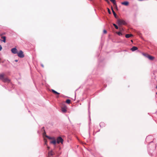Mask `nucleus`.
I'll use <instances>...</instances> for the list:
<instances>
[{
  "label": "nucleus",
  "instance_id": "6e6552de",
  "mask_svg": "<svg viewBox=\"0 0 157 157\" xmlns=\"http://www.w3.org/2000/svg\"><path fill=\"white\" fill-rule=\"evenodd\" d=\"M54 154L52 151H49L48 153V156H52Z\"/></svg>",
  "mask_w": 157,
  "mask_h": 157
},
{
  "label": "nucleus",
  "instance_id": "cd10ccee",
  "mask_svg": "<svg viewBox=\"0 0 157 157\" xmlns=\"http://www.w3.org/2000/svg\"><path fill=\"white\" fill-rule=\"evenodd\" d=\"M15 62H17L18 61V60H17V59H16V60H15Z\"/></svg>",
  "mask_w": 157,
  "mask_h": 157
},
{
  "label": "nucleus",
  "instance_id": "aec40b11",
  "mask_svg": "<svg viewBox=\"0 0 157 157\" xmlns=\"http://www.w3.org/2000/svg\"><path fill=\"white\" fill-rule=\"evenodd\" d=\"M117 33L119 36H121L122 35V33L120 32Z\"/></svg>",
  "mask_w": 157,
  "mask_h": 157
},
{
  "label": "nucleus",
  "instance_id": "393cba45",
  "mask_svg": "<svg viewBox=\"0 0 157 157\" xmlns=\"http://www.w3.org/2000/svg\"><path fill=\"white\" fill-rule=\"evenodd\" d=\"M2 47L1 45H0V51L2 50Z\"/></svg>",
  "mask_w": 157,
  "mask_h": 157
},
{
  "label": "nucleus",
  "instance_id": "2eb2a0df",
  "mask_svg": "<svg viewBox=\"0 0 157 157\" xmlns=\"http://www.w3.org/2000/svg\"><path fill=\"white\" fill-rule=\"evenodd\" d=\"M111 9H112V11L113 12V14L114 16L116 18L117 17H117V14L115 12V11H114V10H113V7H111Z\"/></svg>",
  "mask_w": 157,
  "mask_h": 157
},
{
  "label": "nucleus",
  "instance_id": "7c9ffc66",
  "mask_svg": "<svg viewBox=\"0 0 157 157\" xmlns=\"http://www.w3.org/2000/svg\"><path fill=\"white\" fill-rule=\"evenodd\" d=\"M131 41L132 42H133V40H131Z\"/></svg>",
  "mask_w": 157,
  "mask_h": 157
},
{
  "label": "nucleus",
  "instance_id": "2f4dec72",
  "mask_svg": "<svg viewBox=\"0 0 157 157\" xmlns=\"http://www.w3.org/2000/svg\"><path fill=\"white\" fill-rule=\"evenodd\" d=\"M44 134H45V132H44Z\"/></svg>",
  "mask_w": 157,
  "mask_h": 157
},
{
  "label": "nucleus",
  "instance_id": "b1692460",
  "mask_svg": "<svg viewBox=\"0 0 157 157\" xmlns=\"http://www.w3.org/2000/svg\"><path fill=\"white\" fill-rule=\"evenodd\" d=\"M46 136L49 139H52V138H51V137H49V136Z\"/></svg>",
  "mask_w": 157,
  "mask_h": 157
},
{
  "label": "nucleus",
  "instance_id": "c85d7f7f",
  "mask_svg": "<svg viewBox=\"0 0 157 157\" xmlns=\"http://www.w3.org/2000/svg\"><path fill=\"white\" fill-rule=\"evenodd\" d=\"M47 148H48V150H49V148H50V147H49L48 146V147H47Z\"/></svg>",
  "mask_w": 157,
  "mask_h": 157
},
{
  "label": "nucleus",
  "instance_id": "dca6fc26",
  "mask_svg": "<svg viewBox=\"0 0 157 157\" xmlns=\"http://www.w3.org/2000/svg\"><path fill=\"white\" fill-rule=\"evenodd\" d=\"M56 142H57V141H56V140H54L53 141H51L50 143L55 145L56 144Z\"/></svg>",
  "mask_w": 157,
  "mask_h": 157
},
{
  "label": "nucleus",
  "instance_id": "a878e982",
  "mask_svg": "<svg viewBox=\"0 0 157 157\" xmlns=\"http://www.w3.org/2000/svg\"><path fill=\"white\" fill-rule=\"evenodd\" d=\"M106 2H107L108 3H109V2L108 0H105Z\"/></svg>",
  "mask_w": 157,
  "mask_h": 157
},
{
  "label": "nucleus",
  "instance_id": "1a4fd4ad",
  "mask_svg": "<svg viewBox=\"0 0 157 157\" xmlns=\"http://www.w3.org/2000/svg\"><path fill=\"white\" fill-rule=\"evenodd\" d=\"M110 0L111 2H112L113 3V4H114V5L116 7V8L117 9V4H116L115 0Z\"/></svg>",
  "mask_w": 157,
  "mask_h": 157
},
{
  "label": "nucleus",
  "instance_id": "423d86ee",
  "mask_svg": "<svg viewBox=\"0 0 157 157\" xmlns=\"http://www.w3.org/2000/svg\"><path fill=\"white\" fill-rule=\"evenodd\" d=\"M11 51L13 54H17L18 53L17 49L16 48H12L11 50Z\"/></svg>",
  "mask_w": 157,
  "mask_h": 157
},
{
  "label": "nucleus",
  "instance_id": "9b49d317",
  "mask_svg": "<svg viewBox=\"0 0 157 157\" xmlns=\"http://www.w3.org/2000/svg\"><path fill=\"white\" fill-rule=\"evenodd\" d=\"M133 36V35L132 34H126L125 36L127 38H128L131 37Z\"/></svg>",
  "mask_w": 157,
  "mask_h": 157
},
{
  "label": "nucleus",
  "instance_id": "20e7f679",
  "mask_svg": "<svg viewBox=\"0 0 157 157\" xmlns=\"http://www.w3.org/2000/svg\"><path fill=\"white\" fill-rule=\"evenodd\" d=\"M63 141V139L61 137H59L57 139V143L58 144H59L61 143L62 144Z\"/></svg>",
  "mask_w": 157,
  "mask_h": 157
},
{
  "label": "nucleus",
  "instance_id": "6ab92c4d",
  "mask_svg": "<svg viewBox=\"0 0 157 157\" xmlns=\"http://www.w3.org/2000/svg\"><path fill=\"white\" fill-rule=\"evenodd\" d=\"M113 25L116 29H118V27L115 24H113Z\"/></svg>",
  "mask_w": 157,
  "mask_h": 157
},
{
  "label": "nucleus",
  "instance_id": "39448f33",
  "mask_svg": "<svg viewBox=\"0 0 157 157\" xmlns=\"http://www.w3.org/2000/svg\"><path fill=\"white\" fill-rule=\"evenodd\" d=\"M61 110L62 112L65 113L67 111V107L65 105H64L63 106L61 107Z\"/></svg>",
  "mask_w": 157,
  "mask_h": 157
},
{
  "label": "nucleus",
  "instance_id": "5701e85b",
  "mask_svg": "<svg viewBox=\"0 0 157 157\" xmlns=\"http://www.w3.org/2000/svg\"><path fill=\"white\" fill-rule=\"evenodd\" d=\"M103 32L104 34H106L107 33V31L105 30H104Z\"/></svg>",
  "mask_w": 157,
  "mask_h": 157
},
{
  "label": "nucleus",
  "instance_id": "f8f14e48",
  "mask_svg": "<svg viewBox=\"0 0 157 157\" xmlns=\"http://www.w3.org/2000/svg\"><path fill=\"white\" fill-rule=\"evenodd\" d=\"M138 49V48L136 47H135V46H133V47L131 48V50L132 51H134L135 50H137V49Z\"/></svg>",
  "mask_w": 157,
  "mask_h": 157
},
{
  "label": "nucleus",
  "instance_id": "7ed1b4c3",
  "mask_svg": "<svg viewBox=\"0 0 157 157\" xmlns=\"http://www.w3.org/2000/svg\"><path fill=\"white\" fill-rule=\"evenodd\" d=\"M17 56L20 58H22L24 57V55L23 54V52L22 51L20 50L17 53Z\"/></svg>",
  "mask_w": 157,
  "mask_h": 157
},
{
  "label": "nucleus",
  "instance_id": "a211bd4d",
  "mask_svg": "<svg viewBox=\"0 0 157 157\" xmlns=\"http://www.w3.org/2000/svg\"><path fill=\"white\" fill-rule=\"evenodd\" d=\"M71 102V100L69 99H67L66 101V102L67 104H70Z\"/></svg>",
  "mask_w": 157,
  "mask_h": 157
},
{
  "label": "nucleus",
  "instance_id": "f03ea898",
  "mask_svg": "<svg viewBox=\"0 0 157 157\" xmlns=\"http://www.w3.org/2000/svg\"><path fill=\"white\" fill-rule=\"evenodd\" d=\"M117 22L118 25H125L126 24V22L123 20L118 19L117 20Z\"/></svg>",
  "mask_w": 157,
  "mask_h": 157
},
{
  "label": "nucleus",
  "instance_id": "c756f323",
  "mask_svg": "<svg viewBox=\"0 0 157 157\" xmlns=\"http://www.w3.org/2000/svg\"><path fill=\"white\" fill-rule=\"evenodd\" d=\"M3 35V34H1V36H2Z\"/></svg>",
  "mask_w": 157,
  "mask_h": 157
},
{
  "label": "nucleus",
  "instance_id": "0eeeda50",
  "mask_svg": "<svg viewBox=\"0 0 157 157\" xmlns=\"http://www.w3.org/2000/svg\"><path fill=\"white\" fill-rule=\"evenodd\" d=\"M147 58L150 60H153L155 58L154 57L151 56L150 55H149L148 56Z\"/></svg>",
  "mask_w": 157,
  "mask_h": 157
},
{
  "label": "nucleus",
  "instance_id": "f257e3e1",
  "mask_svg": "<svg viewBox=\"0 0 157 157\" xmlns=\"http://www.w3.org/2000/svg\"><path fill=\"white\" fill-rule=\"evenodd\" d=\"M0 80H2L4 82L9 83L10 82V80L9 78L6 76L4 73L0 74Z\"/></svg>",
  "mask_w": 157,
  "mask_h": 157
},
{
  "label": "nucleus",
  "instance_id": "9d476101",
  "mask_svg": "<svg viewBox=\"0 0 157 157\" xmlns=\"http://www.w3.org/2000/svg\"><path fill=\"white\" fill-rule=\"evenodd\" d=\"M122 5H124L126 6H127L129 4V3L127 1L121 3Z\"/></svg>",
  "mask_w": 157,
  "mask_h": 157
},
{
  "label": "nucleus",
  "instance_id": "bb28decb",
  "mask_svg": "<svg viewBox=\"0 0 157 157\" xmlns=\"http://www.w3.org/2000/svg\"><path fill=\"white\" fill-rule=\"evenodd\" d=\"M41 66H42V67H44V65L43 64H41Z\"/></svg>",
  "mask_w": 157,
  "mask_h": 157
},
{
  "label": "nucleus",
  "instance_id": "473e14b6",
  "mask_svg": "<svg viewBox=\"0 0 157 157\" xmlns=\"http://www.w3.org/2000/svg\"><path fill=\"white\" fill-rule=\"evenodd\" d=\"M48 157H52V156H48Z\"/></svg>",
  "mask_w": 157,
  "mask_h": 157
},
{
  "label": "nucleus",
  "instance_id": "4468645a",
  "mask_svg": "<svg viewBox=\"0 0 157 157\" xmlns=\"http://www.w3.org/2000/svg\"><path fill=\"white\" fill-rule=\"evenodd\" d=\"M51 91H52V92H53L54 94H56L59 95L60 94L59 93L57 92H56V91H55L54 90L52 89L51 90Z\"/></svg>",
  "mask_w": 157,
  "mask_h": 157
},
{
  "label": "nucleus",
  "instance_id": "4be33fe9",
  "mask_svg": "<svg viewBox=\"0 0 157 157\" xmlns=\"http://www.w3.org/2000/svg\"><path fill=\"white\" fill-rule=\"evenodd\" d=\"M44 141L45 142V144H46V145H47V140H46L45 139H44Z\"/></svg>",
  "mask_w": 157,
  "mask_h": 157
},
{
  "label": "nucleus",
  "instance_id": "f3484780",
  "mask_svg": "<svg viewBox=\"0 0 157 157\" xmlns=\"http://www.w3.org/2000/svg\"><path fill=\"white\" fill-rule=\"evenodd\" d=\"M142 55L147 58L148 56V55H149L147 53H142Z\"/></svg>",
  "mask_w": 157,
  "mask_h": 157
},
{
  "label": "nucleus",
  "instance_id": "ddd939ff",
  "mask_svg": "<svg viewBox=\"0 0 157 157\" xmlns=\"http://www.w3.org/2000/svg\"><path fill=\"white\" fill-rule=\"evenodd\" d=\"M1 38L3 40H1V41H3L4 43L6 42V37L5 36H2Z\"/></svg>",
  "mask_w": 157,
  "mask_h": 157
},
{
  "label": "nucleus",
  "instance_id": "412c9836",
  "mask_svg": "<svg viewBox=\"0 0 157 157\" xmlns=\"http://www.w3.org/2000/svg\"><path fill=\"white\" fill-rule=\"evenodd\" d=\"M108 11L109 14H110L111 13V12L109 9L108 8Z\"/></svg>",
  "mask_w": 157,
  "mask_h": 157
},
{
  "label": "nucleus",
  "instance_id": "72a5a7b5",
  "mask_svg": "<svg viewBox=\"0 0 157 157\" xmlns=\"http://www.w3.org/2000/svg\"><path fill=\"white\" fill-rule=\"evenodd\" d=\"M156 94H157V93H156Z\"/></svg>",
  "mask_w": 157,
  "mask_h": 157
}]
</instances>
